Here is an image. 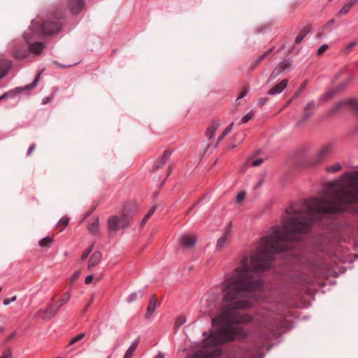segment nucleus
Listing matches in <instances>:
<instances>
[{"label": "nucleus", "mask_w": 358, "mask_h": 358, "mask_svg": "<svg viewBox=\"0 0 358 358\" xmlns=\"http://www.w3.org/2000/svg\"><path fill=\"white\" fill-rule=\"evenodd\" d=\"M220 124L219 120H214L213 123L207 128L206 136L208 139H211L215 131L219 128Z\"/></svg>", "instance_id": "4be33fe9"}, {"label": "nucleus", "mask_w": 358, "mask_h": 358, "mask_svg": "<svg viewBox=\"0 0 358 358\" xmlns=\"http://www.w3.org/2000/svg\"><path fill=\"white\" fill-rule=\"evenodd\" d=\"M231 227H232L231 223H229L228 224L227 227L226 228L224 234L222 236H225L227 238H229V235H230V234L231 232Z\"/></svg>", "instance_id": "49530a36"}, {"label": "nucleus", "mask_w": 358, "mask_h": 358, "mask_svg": "<svg viewBox=\"0 0 358 358\" xmlns=\"http://www.w3.org/2000/svg\"><path fill=\"white\" fill-rule=\"evenodd\" d=\"M344 105H349L358 113V101L350 99L348 101H343L336 103L332 108L329 111L330 115H334L335 113L338 111Z\"/></svg>", "instance_id": "1a4fd4ad"}, {"label": "nucleus", "mask_w": 358, "mask_h": 358, "mask_svg": "<svg viewBox=\"0 0 358 358\" xmlns=\"http://www.w3.org/2000/svg\"><path fill=\"white\" fill-rule=\"evenodd\" d=\"M227 239H228V238H227L224 236H221L217 239V243H216V248H215L217 251H220L221 250H222L224 248V246L227 244Z\"/></svg>", "instance_id": "c85d7f7f"}, {"label": "nucleus", "mask_w": 358, "mask_h": 358, "mask_svg": "<svg viewBox=\"0 0 358 358\" xmlns=\"http://www.w3.org/2000/svg\"><path fill=\"white\" fill-rule=\"evenodd\" d=\"M334 186V182H331L329 185V187H333Z\"/></svg>", "instance_id": "69168bd1"}, {"label": "nucleus", "mask_w": 358, "mask_h": 358, "mask_svg": "<svg viewBox=\"0 0 358 358\" xmlns=\"http://www.w3.org/2000/svg\"><path fill=\"white\" fill-rule=\"evenodd\" d=\"M333 148V144L331 143L321 147L315 157V162L319 164L326 159L332 153Z\"/></svg>", "instance_id": "0eeeda50"}, {"label": "nucleus", "mask_w": 358, "mask_h": 358, "mask_svg": "<svg viewBox=\"0 0 358 358\" xmlns=\"http://www.w3.org/2000/svg\"><path fill=\"white\" fill-rule=\"evenodd\" d=\"M143 292L141 290H139L138 292H135L131 293L127 299V301L129 303H132L133 301H136L138 298H143Z\"/></svg>", "instance_id": "cd10ccee"}, {"label": "nucleus", "mask_w": 358, "mask_h": 358, "mask_svg": "<svg viewBox=\"0 0 358 358\" xmlns=\"http://www.w3.org/2000/svg\"><path fill=\"white\" fill-rule=\"evenodd\" d=\"M28 36H29V32L28 31L24 32L23 36H24V38L26 43L28 44L29 53L32 52V53H35L37 55L41 54L45 48L44 44L41 42H36V43H30Z\"/></svg>", "instance_id": "6e6552de"}, {"label": "nucleus", "mask_w": 358, "mask_h": 358, "mask_svg": "<svg viewBox=\"0 0 358 358\" xmlns=\"http://www.w3.org/2000/svg\"><path fill=\"white\" fill-rule=\"evenodd\" d=\"M342 166L339 163H336L332 166H327L326 171L331 173H336L341 169Z\"/></svg>", "instance_id": "e433bc0d"}, {"label": "nucleus", "mask_w": 358, "mask_h": 358, "mask_svg": "<svg viewBox=\"0 0 358 358\" xmlns=\"http://www.w3.org/2000/svg\"><path fill=\"white\" fill-rule=\"evenodd\" d=\"M273 50V48L269 49L266 52H265L264 54H262L261 56H259L252 64L250 66V69H254L257 66L259 65V64L266 57L268 56L272 51Z\"/></svg>", "instance_id": "a878e982"}, {"label": "nucleus", "mask_w": 358, "mask_h": 358, "mask_svg": "<svg viewBox=\"0 0 358 358\" xmlns=\"http://www.w3.org/2000/svg\"><path fill=\"white\" fill-rule=\"evenodd\" d=\"M54 64H57L58 66L61 67V68H66V65H62L60 64H59L57 62L55 61L54 62Z\"/></svg>", "instance_id": "e2e57ef3"}, {"label": "nucleus", "mask_w": 358, "mask_h": 358, "mask_svg": "<svg viewBox=\"0 0 358 358\" xmlns=\"http://www.w3.org/2000/svg\"><path fill=\"white\" fill-rule=\"evenodd\" d=\"M139 343V339L135 340L126 351L123 358H132L134 352L136 350Z\"/></svg>", "instance_id": "393cba45"}, {"label": "nucleus", "mask_w": 358, "mask_h": 358, "mask_svg": "<svg viewBox=\"0 0 358 358\" xmlns=\"http://www.w3.org/2000/svg\"><path fill=\"white\" fill-rule=\"evenodd\" d=\"M262 162H263V159H262V158H258V159L250 158L247 161L246 164L248 166L255 167V166H259L260 164H262Z\"/></svg>", "instance_id": "f704fd0d"}, {"label": "nucleus", "mask_w": 358, "mask_h": 358, "mask_svg": "<svg viewBox=\"0 0 358 358\" xmlns=\"http://www.w3.org/2000/svg\"><path fill=\"white\" fill-rule=\"evenodd\" d=\"M220 308L219 297L216 294L211 293L205 295L202 300L201 311L208 315H212Z\"/></svg>", "instance_id": "20e7f679"}, {"label": "nucleus", "mask_w": 358, "mask_h": 358, "mask_svg": "<svg viewBox=\"0 0 358 358\" xmlns=\"http://www.w3.org/2000/svg\"><path fill=\"white\" fill-rule=\"evenodd\" d=\"M342 178L344 187L334 189L330 194L307 199L301 208L292 204L286 213L293 216L286 219L282 227H273L270 234L258 242L255 253L241 259L234 272L225 277L220 284L225 304L211 320L212 325L218 327L206 338L204 347L217 348L219 344L246 338L248 334L243 328L234 325L252 320L250 315H241L237 310L250 308L248 301L240 299L263 287L262 280L255 278L254 273L268 269L274 255L292 250L297 241L296 235L308 233L313 222L322 214L349 211L351 205H358V176H342Z\"/></svg>", "instance_id": "f257e3e1"}, {"label": "nucleus", "mask_w": 358, "mask_h": 358, "mask_svg": "<svg viewBox=\"0 0 358 358\" xmlns=\"http://www.w3.org/2000/svg\"><path fill=\"white\" fill-rule=\"evenodd\" d=\"M234 126V122H231L222 131V134L217 138V143H220L231 131Z\"/></svg>", "instance_id": "473e14b6"}, {"label": "nucleus", "mask_w": 358, "mask_h": 358, "mask_svg": "<svg viewBox=\"0 0 358 358\" xmlns=\"http://www.w3.org/2000/svg\"><path fill=\"white\" fill-rule=\"evenodd\" d=\"M29 50L28 48H26L24 46L18 48L14 52V55L17 59H24L29 56Z\"/></svg>", "instance_id": "5701e85b"}, {"label": "nucleus", "mask_w": 358, "mask_h": 358, "mask_svg": "<svg viewBox=\"0 0 358 358\" xmlns=\"http://www.w3.org/2000/svg\"><path fill=\"white\" fill-rule=\"evenodd\" d=\"M80 275V272L79 271H76L71 276V282H73Z\"/></svg>", "instance_id": "5fc2aeb1"}, {"label": "nucleus", "mask_w": 358, "mask_h": 358, "mask_svg": "<svg viewBox=\"0 0 358 358\" xmlns=\"http://www.w3.org/2000/svg\"><path fill=\"white\" fill-rule=\"evenodd\" d=\"M59 308L60 306L57 304L51 303L43 310V313L47 315V318L51 319L57 314Z\"/></svg>", "instance_id": "412c9836"}, {"label": "nucleus", "mask_w": 358, "mask_h": 358, "mask_svg": "<svg viewBox=\"0 0 358 358\" xmlns=\"http://www.w3.org/2000/svg\"><path fill=\"white\" fill-rule=\"evenodd\" d=\"M94 248V244H92L89 248L86 249L81 255V261L83 262L90 255Z\"/></svg>", "instance_id": "a19ab883"}, {"label": "nucleus", "mask_w": 358, "mask_h": 358, "mask_svg": "<svg viewBox=\"0 0 358 358\" xmlns=\"http://www.w3.org/2000/svg\"><path fill=\"white\" fill-rule=\"evenodd\" d=\"M305 86H306V83H303V85H301L299 87V89L298 92H296L294 96H298V94L303 90V89L305 88Z\"/></svg>", "instance_id": "bf43d9fd"}, {"label": "nucleus", "mask_w": 358, "mask_h": 358, "mask_svg": "<svg viewBox=\"0 0 358 358\" xmlns=\"http://www.w3.org/2000/svg\"><path fill=\"white\" fill-rule=\"evenodd\" d=\"M69 222V218L66 216L62 217L57 222V225H62L63 228L61 231H63L64 228L68 225Z\"/></svg>", "instance_id": "ea45409f"}, {"label": "nucleus", "mask_w": 358, "mask_h": 358, "mask_svg": "<svg viewBox=\"0 0 358 358\" xmlns=\"http://www.w3.org/2000/svg\"><path fill=\"white\" fill-rule=\"evenodd\" d=\"M16 299H17V296H13V297L10 298V299H5L3 300V303L5 306H8L10 303L14 302Z\"/></svg>", "instance_id": "09e8293b"}, {"label": "nucleus", "mask_w": 358, "mask_h": 358, "mask_svg": "<svg viewBox=\"0 0 358 358\" xmlns=\"http://www.w3.org/2000/svg\"><path fill=\"white\" fill-rule=\"evenodd\" d=\"M357 2V0L351 1L343 6V7L338 11V15H345L349 13L351 8Z\"/></svg>", "instance_id": "b1692460"}, {"label": "nucleus", "mask_w": 358, "mask_h": 358, "mask_svg": "<svg viewBox=\"0 0 358 358\" xmlns=\"http://www.w3.org/2000/svg\"><path fill=\"white\" fill-rule=\"evenodd\" d=\"M201 353H204V358H216L220 356L221 350L219 348H209V347H204Z\"/></svg>", "instance_id": "6ab92c4d"}, {"label": "nucleus", "mask_w": 358, "mask_h": 358, "mask_svg": "<svg viewBox=\"0 0 358 358\" xmlns=\"http://www.w3.org/2000/svg\"><path fill=\"white\" fill-rule=\"evenodd\" d=\"M108 358H109V357H108Z\"/></svg>", "instance_id": "774afa93"}, {"label": "nucleus", "mask_w": 358, "mask_h": 358, "mask_svg": "<svg viewBox=\"0 0 358 358\" xmlns=\"http://www.w3.org/2000/svg\"><path fill=\"white\" fill-rule=\"evenodd\" d=\"M55 298H56V296H55H55H53L51 298V299H50V300H51V301H52H52H54L55 300Z\"/></svg>", "instance_id": "0e129e2a"}, {"label": "nucleus", "mask_w": 358, "mask_h": 358, "mask_svg": "<svg viewBox=\"0 0 358 358\" xmlns=\"http://www.w3.org/2000/svg\"><path fill=\"white\" fill-rule=\"evenodd\" d=\"M336 94V92L334 90H330L322 94L320 99H319V103L318 105L326 102L329 101L330 99H331Z\"/></svg>", "instance_id": "bb28decb"}, {"label": "nucleus", "mask_w": 358, "mask_h": 358, "mask_svg": "<svg viewBox=\"0 0 358 358\" xmlns=\"http://www.w3.org/2000/svg\"><path fill=\"white\" fill-rule=\"evenodd\" d=\"M52 241H53V240L52 238H50L49 236H46V237L42 238L41 240H40V241L38 242V245L41 248H50V245H51V243H52Z\"/></svg>", "instance_id": "c756f323"}, {"label": "nucleus", "mask_w": 358, "mask_h": 358, "mask_svg": "<svg viewBox=\"0 0 358 358\" xmlns=\"http://www.w3.org/2000/svg\"><path fill=\"white\" fill-rule=\"evenodd\" d=\"M93 279H94V275L91 274V275H87L85 278V283L87 285L90 284L92 282Z\"/></svg>", "instance_id": "6e6d98bb"}, {"label": "nucleus", "mask_w": 358, "mask_h": 358, "mask_svg": "<svg viewBox=\"0 0 358 358\" xmlns=\"http://www.w3.org/2000/svg\"><path fill=\"white\" fill-rule=\"evenodd\" d=\"M249 91H250V87H246L243 91L241 93V95L237 98V101L238 100H240L241 99H243L245 96H246L248 95V94L249 93Z\"/></svg>", "instance_id": "c03bdc74"}, {"label": "nucleus", "mask_w": 358, "mask_h": 358, "mask_svg": "<svg viewBox=\"0 0 358 358\" xmlns=\"http://www.w3.org/2000/svg\"><path fill=\"white\" fill-rule=\"evenodd\" d=\"M335 23V20L332 19L331 20L327 22L324 26L323 29H329L330 27L333 26Z\"/></svg>", "instance_id": "3c124183"}, {"label": "nucleus", "mask_w": 358, "mask_h": 358, "mask_svg": "<svg viewBox=\"0 0 358 358\" xmlns=\"http://www.w3.org/2000/svg\"><path fill=\"white\" fill-rule=\"evenodd\" d=\"M185 319L184 317H179L176 322V325H177L178 327L182 326L185 322Z\"/></svg>", "instance_id": "8fccbe9b"}, {"label": "nucleus", "mask_w": 358, "mask_h": 358, "mask_svg": "<svg viewBox=\"0 0 358 358\" xmlns=\"http://www.w3.org/2000/svg\"><path fill=\"white\" fill-rule=\"evenodd\" d=\"M52 98L50 97V96L44 97L42 100V103L47 104V103H50L52 101Z\"/></svg>", "instance_id": "13d9d810"}, {"label": "nucleus", "mask_w": 358, "mask_h": 358, "mask_svg": "<svg viewBox=\"0 0 358 358\" xmlns=\"http://www.w3.org/2000/svg\"><path fill=\"white\" fill-rule=\"evenodd\" d=\"M64 22L62 14H51L40 26V32L43 35H54L62 29Z\"/></svg>", "instance_id": "7ed1b4c3"}, {"label": "nucleus", "mask_w": 358, "mask_h": 358, "mask_svg": "<svg viewBox=\"0 0 358 358\" xmlns=\"http://www.w3.org/2000/svg\"><path fill=\"white\" fill-rule=\"evenodd\" d=\"M254 115L255 112L254 110H251L241 118V121L238 122V125L247 123L250 120H251L253 117Z\"/></svg>", "instance_id": "72a5a7b5"}, {"label": "nucleus", "mask_w": 358, "mask_h": 358, "mask_svg": "<svg viewBox=\"0 0 358 358\" xmlns=\"http://www.w3.org/2000/svg\"><path fill=\"white\" fill-rule=\"evenodd\" d=\"M154 358H165V355L163 353H159Z\"/></svg>", "instance_id": "680f3d73"}, {"label": "nucleus", "mask_w": 358, "mask_h": 358, "mask_svg": "<svg viewBox=\"0 0 358 358\" xmlns=\"http://www.w3.org/2000/svg\"><path fill=\"white\" fill-rule=\"evenodd\" d=\"M283 322L284 320H282L279 324L265 322L263 324L264 330L254 338L255 349L263 348L266 343L274 336L276 331L284 327Z\"/></svg>", "instance_id": "f03ea898"}, {"label": "nucleus", "mask_w": 358, "mask_h": 358, "mask_svg": "<svg viewBox=\"0 0 358 358\" xmlns=\"http://www.w3.org/2000/svg\"><path fill=\"white\" fill-rule=\"evenodd\" d=\"M35 147H36V145L34 143L31 144L28 150H27V156H30L31 155V153L34 152V150H35Z\"/></svg>", "instance_id": "603ef678"}, {"label": "nucleus", "mask_w": 358, "mask_h": 358, "mask_svg": "<svg viewBox=\"0 0 358 358\" xmlns=\"http://www.w3.org/2000/svg\"><path fill=\"white\" fill-rule=\"evenodd\" d=\"M358 41L354 40L352 42H350L349 44L345 45V47L343 48V52L345 54L350 53V50L357 45Z\"/></svg>", "instance_id": "4c0bfd02"}, {"label": "nucleus", "mask_w": 358, "mask_h": 358, "mask_svg": "<svg viewBox=\"0 0 358 358\" xmlns=\"http://www.w3.org/2000/svg\"><path fill=\"white\" fill-rule=\"evenodd\" d=\"M15 335H16V333H15V332H13V333H11V334L8 336V337L7 338V339H6V342H8L10 340H11V339H13V338H15Z\"/></svg>", "instance_id": "052dcab7"}, {"label": "nucleus", "mask_w": 358, "mask_h": 358, "mask_svg": "<svg viewBox=\"0 0 358 358\" xmlns=\"http://www.w3.org/2000/svg\"><path fill=\"white\" fill-rule=\"evenodd\" d=\"M12 357H13L12 351L10 348H8L4 350V352H3V355H1V357L0 358H12Z\"/></svg>", "instance_id": "37998d69"}, {"label": "nucleus", "mask_w": 358, "mask_h": 358, "mask_svg": "<svg viewBox=\"0 0 358 358\" xmlns=\"http://www.w3.org/2000/svg\"><path fill=\"white\" fill-rule=\"evenodd\" d=\"M157 208L156 206H152L149 211L146 213L145 217L143 218L141 221V227H143L144 225L146 224L148 220L151 217V216L154 214Z\"/></svg>", "instance_id": "2f4dec72"}, {"label": "nucleus", "mask_w": 358, "mask_h": 358, "mask_svg": "<svg viewBox=\"0 0 358 358\" xmlns=\"http://www.w3.org/2000/svg\"><path fill=\"white\" fill-rule=\"evenodd\" d=\"M171 154H172L171 150H166L164 152V154H163L162 158L153 165L152 171L155 172L159 169L162 167L165 164L166 162L169 159V158L171 155Z\"/></svg>", "instance_id": "4468645a"}, {"label": "nucleus", "mask_w": 358, "mask_h": 358, "mask_svg": "<svg viewBox=\"0 0 358 358\" xmlns=\"http://www.w3.org/2000/svg\"><path fill=\"white\" fill-rule=\"evenodd\" d=\"M70 298H71V293L69 292H66L65 294H64L61 299L58 301V306H60V308L63 306V304L67 303L69 300H70Z\"/></svg>", "instance_id": "c9c22d12"}, {"label": "nucleus", "mask_w": 358, "mask_h": 358, "mask_svg": "<svg viewBox=\"0 0 358 358\" xmlns=\"http://www.w3.org/2000/svg\"><path fill=\"white\" fill-rule=\"evenodd\" d=\"M352 79L350 78H349L348 80H346L345 81L343 82L338 87L337 91H342L343 90L346 86H348L349 85V83L351 82Z\"/></svg>", "instance_id": "79ce46f5"}, {"label": "nucleus", "mask_w": 358, "mask_h": 358, "mask_svg": "<svg viewBox=\"0 0 358 358\" xmlns=\"http://www.w3.org/2000/svg\"><path fill=\"white\" fill-rule=\"evenodd\" d=\"M157 301L156 299V296L153 294L150 299L149 304L147 308L145 317L147 319L151 318L153 316V314L157 308Z\"/></svg>", "instance_id": "dca6fc26"}, {"label": "nucleus", "mask_w": 358, "mask_h": 358, "mask_svg": "<svg viewBox=\"0 0 358 358\" xmlns=\"http://www.w3.org/2000/svg\"><path fill=\"white\" fill-rule=\"evenodd\" d=\"M84 0H69L68 8L73 14L79 13L85 7Z\"/></svg>", "instance_id": "f8f14e48"}, {"label": "nucleus", "mask_w": 358, "mask_h": 358, "mask_svg": "<svg viewBox=\"0 0 358 358\" xmlns=\"http://www.w3.org/2000/svg\"><path fill=\"white\" fill-rule=\"evenodd\" d=\"M305 37V35H298L295 39V43H300L304 38Z\"/></svg>", "instance_id": "4d7b16f0"}, {"label": "nucleus", "mask_w": 358, "mask_h": 358, "mask_svg": "<svg viewBox=\"0 0 358 358\" xmlns=\"http://www.w3.org/2000/svg\"><path fill=\"white\" fill-rule=\"evenodd\" d=\"M287 80L286 79L282 80L280 83L273 86L268 91V95H276L280 94L287 87Z\"/></svg>", "instance_id": "f3484780"}, {"label": "nucleus", "mask_w": 358, "mask_h": 358, "mask_svg": "<svg viewBox=\"0 0 358 358\" xmlns=\"http://www.w3.org/2000/svg\"><path fill=\"white\" fill-rule=\"evenodd\" d=\"M4 331V328L3 327L0 326V332H2Z\"/></svg>", "instance_id": "338daca9"}, {"label": "nucleus", "mask_w": 358, "mask_h": 358, "mask_svg": "<svg viewBox=\"0 0 358 358\" xmlns=\"http://www.w3.org/2000/svg\"><path fill=\"white\" fill-rule=\"evenodd\" d=\"M329 48V45L327 44H324L322 46L320 47V48L317 50V55H322Z\"/></svg>", "instance_id": "de8ad7c7"}, {"label": "nucleus", "mask_w": 358, "mask_h": 358, "mask_svg": "<svg viewBox=\"0 0 358 358\" xmlns=\"http://www.w3.org/2000/svg\"><path fill=\"white\" fill-rule=\"evenodd\" d=\"M157 208L156 206H152L149 211L146 213L145 217L143 218L141 221V227H143L144 225L146 224L148 220L151 217V216L154 214Z\"/></svg>", "instance_id": "7c9ffc66"}, {"label": "nucleus", "mask_w": 358, "mask_h": 358, "mask_svg": "<svg viewBox=\"0 0 358 358\" xmlns=\"http://www.w3.org/2000/svg\"><path fill=\"white\" fill-rule=\"evenodd\" d=\"M266 98H261L259 99L257 105L259 106L260 107H262L266 103Z\"/></svg>", "instance_id": "864d4df0"}, {"label": "nucleus", "mask_w": 358, "mask_h": 358, "mask_svg": "<svg viewBox=\"0 0 358 358\" xmlns=\"http://www.w3.org/2000/svg\"><path fill=\"white\" fill-rule=\"evenodd\" d=\"M318 106H316L314 101H310L304 108L303 114V120L298 122V124H302L306 122L317 110Z\"/></svg>", "instance_id": "9d476101"}, {"label": "nucleus", "mask_w": 358, "mask_h": 358, "mask_svg": "<svg viewBox=\"0 0 358 358\" xmlns=\"http://www.w3.org/2000/svg\"><path fill=\"white\" fill-rule=\"evenodd\" d=\"M291 64L289 60L285 59L279 63V64L273 69L271 74L270 75L268 82H271L275 79L282 71L287 69Z\"/></svg>", "instance_id": "9b49d317"}, {"label": "nucleus", "mask_w": 358, "mask_h": 358, "mask_svg": "<svg viewBox=\"0 0 358 358\" xmlns=\"http://www.w3.org/2000/svg\"><path fill=\"white\" fill-rule=\"evenodd\" d=\"M102 259V254L99 251H95L90 258L87 268L92 269L93 267L99 264Z\"/></svg>", "instance_id": "a211bd4d"}, {"label": "nucleus", "mask_w": 358, "mask_h": 358, "mask_svg": "<svg viewBox=\"0 0 358 358\" xmlns=\"http://www.w3.org/2000/svg\"><path fill=\"white\" fill-rule=\"evenodd\" d=\"M40 77H41V73H38L36 75V76L35 77L34 81L31 84L25 85L24 88H22V87L16 88L15 90V93L11 91L5 92L1 96H0V101L7 99L9 96H14L15 94L20 93V92H22L23 90H31V89L34 88L38 85Z\"/></svg>", "instance_id": "423d86ee"}, {"label": "nucleus", "mask_w": 358, "mask_h": 358, "mask_svg": "<svg viewBox=\"0 0 358 358\" xmlns=\"http://www.w3.org/2000/svg\"><path fill=\"white\" fill-rule=\"evenodd\" d=\"M87 230L93 235H98L99 234V220L98 217L93 218L88 224Z\"/></svg>", "instance_id": "aec40b11"}, {"label": "nucleus", "mask_w": 358, "mask_h": 358, "mask_svg": "<svg viewBox=\"0 0 358 358\" xmlns=\"http://www.w3.org/2000/svg\"><path fill=\"white\" fill-rule=\"evenodd\" d=\"M12 65L13 63L9 59H0V79L6 76L11 69Z\"/></svg>", "instance_id": "2eb2a0df"}, {"label": "nucleus", "mask_w": 358, "mask_h": 358, "mask_svg": "<svg viewBox=\"0 0 358 358\" xmlns=\"http://www.w3.org/2000/svg\"><path fill=\"white\" fill-rule=\"evenodd\" d=\"M85 334L84 333H80L79 334H78L77 336H76L75 337H73L69 342V346H71V345H73L74 344H76V343H78L79 341H80L81 339H83L84 337H85Z\"/></svg>", "instance_id": "58836bf2"}, {"label": "nucleus", "mask_w": 358, "mask_h": 358, "mask_svg": "<svg viewBox=\"0 0 358 358\" xmlns=\"http://www.w3.org/2000/svg\"><path fill=\"white\" fill-rule=\"evenodd\" d=\"M108 224L110 231H116L121 228H127L129 227V217L124 214L120 216H112L108 218Z\"/></svg>", "instance_id": "39448f33"}, {"label": "nucleus", "mask_w": 358, "mask_h": 358, "mask_svg": "<svg viewBox=\"0 0 358 358\" xmlns=\"http://www.w3.org/2000/svg\"><path fill=\"white\" fill-rule=\"evenodd\" d=\"M245 192H240L238 193V194L236 196V201L238 203H241L245 199Z\"/></svg>", "instance_id": "a18cd8bd"}, {"label": "nucleus", "mask_w": 358, "mask_h": 358, "mask_svg": "<svg viewBox=\"0 0 358 358\" xmlns=\"http://www.w3.org/2000/svg\"><path fill=\"white\" fill-rule=\"evenodd\" d=\"M182 246L186 248H192L195 246L197 238L195 236L183 234L180 236Z\"/></svg>", "instance_id": "ddd939ff"}]
</instances>
